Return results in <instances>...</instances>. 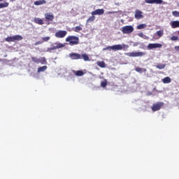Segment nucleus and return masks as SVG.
<instances>
[{
	"label": "nucleus",
	"instance_id": "obj_1",
	"mask_svg": "<svg viewBox=\"0 0 179 179\" xmlns=\"http://www.w3.org/2000/svg\"><path fill=\"white\" fill-rule=\"evenodd\" d=\"M66 43H69L71 46L78 45L79 44L80 40L79 37L76 36H68L65 39Z\"/></svg>",
	"mask_w": 179,
	"mask_h": 179
},
{
	"label": "nucleus",
	"instance_id": "obj_2",
	"mask_svg": "<svg viewBox=\"0 0 179 179\" xmlns=\"http://www.w3.org/2000/svg\"><path fill=\"white\" fill-rule=\"evenodd\" d=\"M125 48V45L124 44H117V45H113L112 46H108L106 48H104L103 49V51H120L122 50Z\"/></svg>",
	"mask_w": 179,
	"mask_h": 179
},
{
	"label": "nucleus",
	"instance_id": "obj_3",
	"mask_svg": "<svg viewBox=\"0 0 179 179\" xmlns=\"http://www.w3.org/2000/svg\"><path fill=\"white\" fill-rule=\"evenodd\" d=\"M66 43H55L53 45H52L50 48H48V52H52L53 50H57L61 48H63L65 47Z\"/></svg>",
	"mask_w": 179,
	"mask_h": 179
},
{
	"label": "nucleus",
	"instance_id": "obj_4",
	"mask_svg": "<svg viewBox=\"0 0 179 179\" xmlns=\"http://www.w3.org/2000/svg\"><path fill=\"white\" fill-rule=\"evenodd\" d=\"M134 27L131 25H126L122 28L121 31L123 34H131L134 32Z\"/></svg>",
	"mask_w": 179,
	"mask_h": 179
},
{
	"label": "nucleus",
	"instance_id": "obj_5",
	"mask_svg": "<svg viewBox=\"0 0 179 179\" xmlns=\"http://www.w3.org/2000/svg\"><path fill=\"white\" fill-rule=\"evenodd\" d=\"M68 31L66 30H58L55 34V36L57 38H63L67 36Z\"/></svg>",
	"mask_w": 179,
	"mask_h": 179
},
{
	"label": "nucleus",
	"instance_id": "obj_6",
	"mask_svg": "<svg viewBox=\"0 0 179 179\" xmlns=\"http://www.w3.org/2000/svg\"><path fill=\"white\" fill-rule=\"evenodd\" d=\"M164 102H157L152 106V110L153 112L159 111L162 107H164Z\"/></svg>",
	"mask_w": 179,
	"mask_h": 179
},
{
	"label": "nucleus",
	"instance_id": "obj_7",
	"mask_svg": "<svg viewBox=\"0 0 179 179\" xmlns=\"http://www.w3.org/2000/svg\"><path fill=\"white\" fill-rule=\"evenodd\" d=\"M146 53L143 52H129L127 53V55L131 57H142L145 56Z\"/></svg>",
	"mask_w": 179,
	"mask_h": 179
},
{
	"label": "nucleus",
	"instance_id": "obj_8",
	"mask_svg": "<svg viewBox=\"0 0 179 179\" xmlns=\"http://www.w3.org/2000/svg\"><path fill=\"white\" fill-rule=\"evenodd\" d=\"M162 47H163V45L161 43H148V46H147L148 50L161 48Z\"/></svg>",
	"mask_w": 179,
	"mask_h": 179
},
{
	"label": "nucleus",
	"instance_id": "obj_9",
	"mask_svg": "<svg viewBox=\"0 0 179 179\" xmlns=\"http://www.w3.org/2000/svg\"><path fill=\"white\" fill-rule=\"evenodd\" d=\"M164 36V29L157 31L155 34L153 35V39L154 40H158L161 37Z\"/></svg>",
	"mask_w": 179,
	"mask_h": 179
},
{
	"label": "nucleus",
	"instance_id": "obj_10",
	"mask_svg": "<svg viewBox=\"0 0 179 179\" xmlns=\"http://www.w3.org/2000/svg\"><path fill=\"white\" fill-rule=\"evenodd\" d=\"M69 57L71 60L81 59V55L79 53H70Z\"/></svg>",
	"mask_w": 179,
	"mask_h": 179
},
{
	"label": "nucleus",
	"instance_id": "obj_11",
	"mask_svg": "<svg viewBox=\"0 0 179 179\" xmlns=\"http://www.w3.org/2000/svg\"><path fill=\"white\" fill-rule=\"evenodd\" d=\"M105 13V10L104 9H97V10H95L94 11L92 12V15H104Z\"/></svg>",
	"mask_w": 179,
	"mask_h": 179
},
{
	"label": "nucleus",
	"instance_id": "obj_12",
	"mask_svg": "<svg viewBox=\"0 0 179 179\" xmlns=\"http://www.w3.org/2000/svg\"><path fill=\"white\" fill-rule=\"evenodd\" d=\"M143 12L140 11L139 10H136L135 11V18L137 20L143 19Z\"/></svg>",
	"mask_w": 179,
	"mask_h": 179
},
{
	"label": "nucleus",
	"instance_id": "obj_13",
	"mask_svg": "<svg viewBox=\"0 0 179 179\" xmlns=\"http://www.w3.org/2000/svg\"><path fill=\"white\" fill-rule=\"evenodd\" d=\"M45 19L48 21H53L54 15L47 13L45 14Z\"/></svg>",
	"mask_w": 179,
	"mask_h": 179
},
{
	"label": "nucleus",
	"instance_id": "obj_14",
	"mask_svg": "<svg viewBox=\"0 0 179 179\" xmlns=\"http://www.w3.org/2000/svg\"><path fill=\"white\" fill-rule=\"evenodd\" d=\"M34 22L39 25H43L44 24L43 20L39 17H34Z\"/></svg>",
	"mask_w": 179,
	"mask_h": 179
},
{
	"label": "nucleus",
	"instance_id": "obj_15",
	"mask_svg": "<svg viewBox=\"0 0 179 179\" xmlns=\"http://www.w3.org/2000/svg\"><path fill=\"white\" fill-rule=\"evenodd\" d=\"M12 37H13L14 42H15L16 41H21L23 39L22 36L21 35H14Z\"/></svg>",
	"mask_w": 179,
	"mask_h": 179
},
{
	"label": "nucleus",
	"instance_id": "obj_16",
	"mask_svg": "<svg viewBox=\"0 0 179 179\" xmlns=\"http://www.w3.org/2000/svg\"><path fill=\"white\" fill-rule=\"evenodd\" d=\"M162 83L164 84H169L171 83V78L169 76H166L162 79Z\"/></svg>",
	"mask_w": 179,
	"mask_h": 179
},
{
	"label": "nucleus",
	"instance_id": "obj_17",
	"mask_svg": "<svg viewBox=\"0 0 179 179\" xmlns=\"http://www.w3.org/2000/svg\"><path fill=\"white\" fill-rule=\"evenodd\" d=\"M73 73L78 77H81L85 75V73L83 71H73Z\"/></svg>",
	"mask_w": 179,
	"mask_h": 179
},
{
	"label": "nucleus",
	"instance_id": "obj_18",
	"mask_svg": "<svg viewBox=\"0 0 179 179\" xmlns=\"http://www.w3.org/2000/svg\"><path fill=\"white\" fill-rule=\"evenodd\" d=\"M46 1L45 0H40V1H34V4L36 6H41L43 4H46Z\"/></svg>",
	"mask_w": 179,
	"mask_h": 179
},
{
	"label": "nucleus",
	"instance_id": "obj_19",
	"mask_svg": "<svg viewBox=\"0 0 179 179\" xmlns=\"http://www.w3.org/2000/svg\"><path fill=\"white\" fill-rule=\"evenodd\" d=\"M171 25L172 29H177L179 27V21H173Z\"/></svg>",
	"mask_w": 179,
	"mask_h": 179
},
{
	"label": "nucleus",
	"instance_id": "obj_20",
	"mask_svg": "<svg viewBox=\"0 0 179 179\" xmlns=\"http://www.w3.org/2000/svg\"><path fill=\"white\" fill-rule=\"evenodd\" d=\"M82 27H83V25H80V26H76L75 28H73V31H75L76 33H78L80 31H82Z\"/></svg>",
	"mask_w": 179,
	"mask_h": 179
},
{
	"label": "nucleus",
	"instance_id": "obj_21",
	"mask_svg": "<svg viewBox=\"0 0 179 179\" xmlns=\"http://www.w3.org/2000/svg\"><path fill=\"white\" fill-rule=\"evenodd\" d=\"M96 64H97L100 68H102V69L106 68V62H105L99 61V62H96Z\"/></svg>",
	"mask_w": 179,
	"mask_h": 179
},
{
	"label": "nucleus",
	"instance_id": "obj_22",
	"mask_svg": "<svg viewBox=\"0 0 179 179\" xmlns=\"http://www.w3.org/2000/svg\"><path fill=\"white\" fill-rule=\"evenodd\" d=\"M9 6V3L4 1L3 3H0V9L5 8Z\"/></svg>",
	"mask_w": 179,
	"mask_h": 179
},
{
	"label": "nucleus",
	"instance_id": "obj_23",
	"mask_svg": "<svg viewBox=\"0 0 179 179\" xmlns=\"http://www.w3.org/2000/svg\"><path fill=\"white\" fill-rule=\"evenodd\" d=\"M135 71L139 73H143V72L145 73L146 72V69H142V68H140V67H136L135 69Z\"/></svg>",
	"mask_w": 179,
	"mask_h": 179
},
{
	"label": "nucleus",
	"instance_id": "obj_24",
	"mask_svg": "<svg viewBox=\"0 0 179 179\" xmlns=\"http://www.w3.org/2000/svg\"><path fill=\"white\" fill-rule=\"evenodd\" d=\"M47 59H46V57H40V59H39V64H47Z\"/></svg>",
	"mask_w": 179,
	"mask_h": 179
},
{
	"label": "nucleus",
	"instance_id": "obj_25",
	"mask_svg": "<svg viewBox=\"0 0 179 179\" xmlns=\"http://www.w3.org/2000/svg\"><path fill=\"white\" fill-rule=\"evenodd\" d=\"M81 59H83L84 61H90L89 55H87L86 53H84L81 55Z\"/></svg>",
	"mask_w": 179,
	"mask_h": 179
},
{
	"label": "nucleus",
	"instance_id": "obj_26",
	"mask_svg": "<svg viewBox=\"0 0 179 179\" xmlns=\"http://www.w3.org/2000/svg\"><path fill=\"white\" fill-rule=\"evenodd\" d=\"M166 67V64H158L157 66H156V68L159 70H163Z\"/></svg>",
	"mask_w": 179,
	"mask_h": 179
},
{
	"label": "nucleus",
	"instance_id": "obj_27",
	"mask_svg": "<svg viewBox=\"0 0 179 179\" xmlns=\"http://www.w3.org/2000/svg\"><path fill=\"white\" fill-rule=\"evenodd\" d=\"M95 19H96V17L94 15H92L87 20V23H92L93 22H94Z\"/></svg>",
	"mask_w": 179,
	"mask_h": 179
},
{
	"label": "nucleus",
	"instance_id": "obj_28",
	"mask_svg": "<svg viewBox=\"0 0 179 179\" xmlns=\"http://www.w3.org/2000/svg\"><path fill=\"white\" fill-rule=\"evenodd\" d=\"M48 67L46 66H43L42 67H38V73H41L43 71H45L47 70Z\"/></svg>",
	"mask_w": 179,
	"mask_h": 179
},
{
	"label": "nucleus",
	"instance_id": "obj_29",
	"mask_svg": "<svg viewBox=\"0 0 179 179\" xmlns=\"http://www.w3.org/2000/svg\"><path fill=\"white\" fill-rule=\"evenodd\" d=\"M39 59L40 58L32 57H31V60H32L35 64H39Z\"/></svg>",
	"mask_w": 179,
	"mask_h": 179
},
{
	"label": "nucleus",
	"instance_id": "obj_30",
	"mask_svg": "<svg viewBox=\"0 0 179 179\" xmlns=\"http://www.w3.org/2000/svg\"><path fill=\"white\" fill-rule=\"evenodd\" d=\"M5 40L7 43H14V40L12 36H8Z\"/></svg>",
	"mask_w": 179,
	"mask_h": 179
},
{
	"label": "nucleus",
	"instance_id": "obj_31",
	"mask_svg": "<svg viewBox=\"0 0 179 179\" xmlns=\"http://www.w3.org/2000/svg\"><path fill=\"white\" fill-rule=\"evenodd\" d=\"M146 27V24H141L139 25H137L136 29H143Z\"/></svg>",
	"mask_w": 179,
	"mask_h": 179
},
{
	"label": "nucleus",
	"instance_id": "obj_32",
	"mask_svg": "<svg viewBox=\"0 0 179 179\" xmlns=\"http://www.w3.org/2000/svg\"><path fill=\"white\" fill-rule=\"evenodd\" d=\"M163 3V0H153V4H162Z\"/></svg>",
	"mask_w": 179,
	"mask_h": 179
},
{
	"label": "nucleus",
	"instance_id": "obj_33",
	"mask_svg": "<svg viewBox=\"0 0 179 179\" xmlns=\"http://www.w3.org/2000/svg\"><path fill=\"white\" fill-rule=\"evenodd\" d=\"M100 86H101L103 88H105L107 86V80H104V81H102L100 84Z\"/></svg>",
	"mask_w": 179,
	"mask_h": 179
},
{
	"label": "nucleus",
	"instance_id": "obj_34",
	"mask_svg": "<svg viewBox=\"0 0 179 179\" xmlns=\"http://www.w3.org/2000/svg\"><path fill=\"white\" fill-rule=\"evenodd\" d=\"M51 38L50 36H45V37H43L42 40H43V43H45L48 42Z\"/></svg>",
	"mask_w": 179,
	"mask_h": 179
},
{
	"label": "nucleus",
	"instance_id": "obj_35",
	"mask_svg": "<svg viewBox=\"0 0 179 179\" xmlns=\"http://www.w3.org/2000/svg\"><path fill=\"white\" fill-rule=\"evenodd\" d=\"M172 15L175 17H179V11H173L172 12Z\"/></svg>",
	"mask_w": 179,
	"mask_h": 179
},
{
	"label": "nucleus",
	"instance_id": "obj_36",
	"mask_svg": "<svg viewBox=\"0 0 179 179\" xmlns=\"http://www.w3.org/2000/svg\"><path fill=\"white\" fill-rule=\"evenodd\" d=\"M178 36H173L171 38V40L172 41H178Z\"/></svg>",
	"mask_w": 179,
	"mask_h": 179
},
{
	"label": "nucleus",
	"instance_id": "obj_37",
	"mask_svg": "<svg viewBox=\"0 0 179 179\" xmlns=\"http://www.w3.org/2000/svg\"><path fill=\"white\" fill-rule=\"evenodd\" d=\"M145 2L148 4H153V0H145Z\"/></svg>",
	"mask_w": 179,
	"mask_h": 179
},
{
	"label": "nucleus",
	"instance_id": "obj_38",
	"mask_svg": "<svg viewBox=\"0 0 179 179\" xmlns=\"http://www.w3.org/2000/svg\"><path fill=\"white\" fill-rule=\"evenodd\" d=\"M43 43V41H37V42H36V43H34V45H35V46H37V45H38L42 44Z\"/></svg>",
	"mask_w": 179,
	"mask_h": 179
},
{
	"label": "nucleus",
	"instance_id": "obj_39",
	"mask_svg": "<svg viewBox=\"0 0 179 179\" xmlns=\"http://www.w3.org/2000/svg\"><path fill=\"white\" fill-rule=\"evenodd\" d=\"M117 12L116 11H108V15H113V14H115V13H116Z\"/></svg>",
	"mask_w": 179,
	"mask_h": 179
},
{
	"label": "nucleus",
	"instance_id": "obj_40",
	"mask_svg": "<svg viewBox=\"0 0 179 179\" xmlns=\"http://www.w3.org/2000/svg\"><path fill=\"white\" fill-rule=\"evenodd\" d=\"M138 36L141 37V38H143L144 37L143 33V32L139 33Z\"/></svg>",
	"mask_w": 179,
	"mask_h": 179
},
{
	"label": "nucleus",
	"instance_id": "obj_41",
	"mask_svg": "<svg viewBox=\"0 0 179 179\" xmlns=\"http://www.w3.org/2000/svg\"><path fill=\"white\" fill-rule=\"evenodd\" d=\"M174 50L176 51H179V45L178 46H175Z\"/></svg>",
	"mask_w": 179,
	"mask_h": 179
},
{
	"label": "nucleus",
	"instance_id": "obj_42",
	"mask_svg": "<svg viewBox=\"0 0 179 179\" xmlns=\"http://www.w3.org/2000/svg\"><path fill=\"white\" fill-rule=\"evenodd\" d=\"M2 61H3V59L0 58V62H2Z\"/></svg>",
	"mask_w": 179,
	"mask_h": 179
},
{
	"label": "nucleus",
	"instance_id": "obj_43",
	"mask_svg": "<svg viewBox=\"0 0 179 179\" xmlns=\"http://www.w3.org/2000/svg\"><path fill=\"white\" fill-rule=\"evenodd\" d=\"M7 57V55H4L3 57Z\"/></svg>",
	"mask_w": 179,
	"mask_h": 179
},
{
	"label": "nucleus",
	"instance_id": "obj_44",
	"mask_svg": "<svg viewBox=\"0 0 179 179\" xmlns=\"http://www.w3.org/2000/svg\"><path fill=\"white\" fill-rule=\"evenodd\" d=\"M3 1H4V0H0V2Z\"/></svg>",
	"mask_w": 179,
	"mask_h": 179
},
{
	"label": "nucleus",
	"instance_id": "obj_45",
	"mask_svg": "<svg viewBox=\"0 0 179 179\" xmlns=\"http://www.w3.org/2000/svg\"><path fill=\"white\" fill-rule=\"evenodd\" d=\"M11 1H15V0H11Z\"/></svg>",
	"mask_w": 179,
	"mask_h": 179
},
{
	"label": "nucleus",
	"instance_id": "obj_46",
	"mask_svg": "<svg viewBox=\"0 0 179 179\" xmlns=\"http://www.w3.org/2000/svg\"><path fill=\"white\" fill-rule=\"evenodd\" d=\"M178 6L179 7V4L178 5Z\"/></svg>",
	"mask_w": 179,
	"mask_h": 179
},
{
	"label": "nucleus",
	"instance_id": "obj_47",
	"mask_svg": "<svg viewBox=\"0 0 179 179\" xmlns=\"http://www.w3.org/2000/svg\"><path fill=\"white\" fill-rule=\"evenodd\" d=\"M104 1H108V0H104Z\"/></svg>",
	"mask_w": 179,
	"mask_h": 179
},
{
	"label": "nucleus",
	"instance_id": "obj_48",
	"mask_svg": "<svg viewBox=\"0 0 179 179\" xmlns=\"http://www.w3.org/2000/svg\"><path fill=\"white\" fill-rule=\"evenodd\" d=\"M178 35H179V31H178Z\"/></svg>",
	"mask_w": 179,
	"mask_h": 179
}]
</instances>
